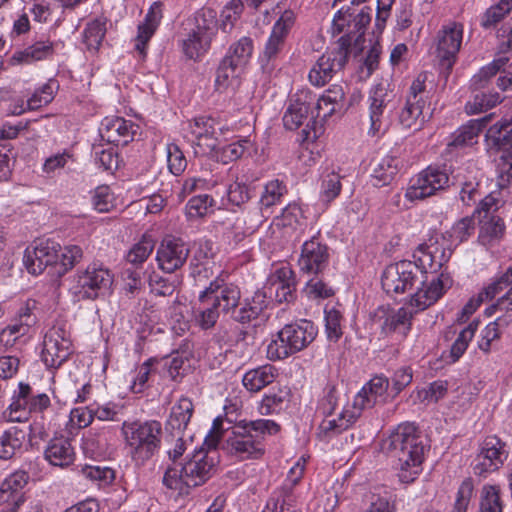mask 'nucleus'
Listing matches in <instances>:
<instances>
[{
    "label": "nucleus",
    "mask_w": 512,
    "mask_h": 512,
    "mask_svg": "<svg viewBox=\"0 0 512 512\" xmlns=\"http://www.w3.org/2000/svg\"><path fill=\"white\" fill-rule=\"evenodd\" d=\"M475 216H466L455 222L449 231L451 242L459 245L467 241L475 232Z\"/></svg>",
    "instance_id": "6e6d98bb"
},
{
    "label": "nucleus",
    "mask_w": 512,
    "mask_h": 512,
    "mask_svg": "<svg viewBox=\"0 0 512 512\" xmlns=\"http://www.w3.org/2000/svg\"><path fill=\"white\" fill-rule=\"evenodd\" d=\"M389 380L384 376H375L357 393L353 401V409L361 415L365 409L387 402L389 394Z\"/></svg>",
    "instance_id": "412c9836"
},
{
    "label": "nucleus",
    "mask_w": 512,
    "mask_h": 512,
    "mask_svg": "<svg viewBox=\"0 0 512 512\" xmlns=\"http://www.w3.org/2000/svg\"><path fill=\"white\" fill-rule=\"evenodd\" d=\"M81 474L84 478L98 484L99 486H106L115 478L113 469L107 466L100 465H84L81 468Z\"/></svg>",
    "instance_id": "4d7b16f0"
},
{
    "label": "nucleus",
    "mask_w": 512,
    "mask_h": 512,
    "mask_svg": "<svg viewBox=\"0 0 512 512\" xmlns=\"http://www.w3.org/2000/svg\"><path fill=\"white\" fill-rule=\"evenodd\" d=\"M59 89V83L55 79H49L44 85L27 99V106L29 110H36L43 106L48 105L55 96Z\"/></svg>",
    "instance_id": "8fccbe9b"
},
{
    "label": "nucleus",
    "mask_w": 512,
    "mask_h": 512,
    "mask_svg": "<svg viewBox=\"0 0 512 512\" xmlns=\"http://www.w3.org/2000/svg\"><path fill=\"white\" fill-rule=\"evenodd\" d=\"M303 212L297 203H289L277 219L276 225L295 229L302 224Z\"/></svg>",
    "instance_id": "0e129e2a"
},
{
    "label": "nucleus",
    "mask_w": 512,
    "mask_h": 512,
    "mask_svg": "<svg viewBox=\"0 0 512 512\" xmlns=\"http://www.w3.org/2000/svg\"><path fill=\"white\" fill-rule=\"evenodd\" d=\"M252 52L253 40L250 37L244 36L229 47L223 60L227 61L230 66L243 70L249 62Z\"/></svg>",
    "instance_id": "4c0bfd02"
},
{
    "label": "nucleus",
    "mask_w": 512,
    "mask_h": 512,
    "mask_svg": "<svg viewBox=\"0 0 512 512\" xmlns=\"http://www.w3.org/2000/svg\"><path fill=\"white\" fill-rule=\"evenodd\" d=\"M426 447L413 423L400 424L383 442V449L398 460V477L403 483L413 482L420 473Z\"/></svg>",
    "instance_id": "f03ea898"
},
{
    "label": "nucleus",
    "mask_w": 512,
    "mask_h": 512,
    "mask_svg": "<svg viewBox=\"0 0 512 512\" xmlns=\"http://www.w3.org/2000/svg\"><path fill=\"white\" fill-rule=\"evenodd\" d=\"M278 280L269 288L270 292L274 289L277 302H290L294 298L295 284L290 280L292 271L282 268L276 272Z\"/></svg>",
    "instance_id": "c03bdc74"
},
{
    "label": "nucleus",
    "mask_w": 512,
    "mask_h": 512,
    "mask_svg": "<svg viewBox=\"0 0 512 512\" xmlns=\"http://www.w3.org/2000/svg\"><path fill=\"white\" fill-rule=\"evenodd\" d=\"M499 278L500 283L507 287L508 291L497 300V303L492 308L501 311L512 310V265Z\"/></svg>",
    "instance_id": "774afa93"
},
{
    "label": "nucleus",
    "mask_w": 512,
    "mask_h": 512,
    "mask_svg": "<svg viewBox=\"0 0 512 512\" xmlns=\"http://www.w3.org/2000/svg\"><path fill=\"white\" fill-rule=\"evenodd\" d=\"M107 19L105 17L95 18L87 23L83 31V41L90 51H98L107 31Z\"/></svg>",
    "instance_id": "37998d69"
},
{
    "label": "nucleus",
    "mask_w": 512,
    "mask_h": 512,
    "mask_svg": "<svg viewBox=\"0 0 512 512\" xmlns=\"http://www.w3.org/2000/svg\"><path fill=\"white\" fill-rule=\"evenodd\" d=\"M194 411L192 401L182 397L172 407L169 418L166 422V430L172 435H184Z\"/></svg>",
    "instance_id": "2f4dec72"
},
{
    "label": "nucleus",
    "mask_w": 512,
    "mask_h": 512,
    "mask_svg": "<svg viewBox=\"0 0 512 512\" xmlns=\"http://www.w3.org/2000/svg\"><path fill=\"white\" fill-rule=\"evenodd\" d=\"M341 189V176L335 172L327 173L322 177L319 198L323 203L329 204L338 197Z\"/></svg>",
    "instance_id": "5fc2aeb1"
},
{
    "label": "nucleus",
    "mask_w": 512,
    "mask_h": 512,
    "mask_svg": "<svg viewBox=\"0 0 512 512\" xmlns=\"http://www.w3.org/2000/svg\"><path fill=\"white\" fill-rule=\"evenodd\" d=\"M288 193L286 184L283 181L274 179L269 181L265 186L260 197L261 209H267L274 205L280 204L282 198Z\"/></svg>",
    "instance_id": "3c124183"
},
{
    "label": "nucleus",
    "mask_w": 512,
    "mask_h": 512,
    "mask_svg": "<svg viewBox=\"0 0 512 512\" xmlns=\"http://www.w3.org/2000/svg\"><path fill=\"white\" fill-rule=\"evenodd\" d=\"M426 80L427 74L420 73L409 88L405 106L399 114V123L404 129L416 131L424 123L423 108L429 97Z\"/></svg>",
    "instance_id": "ddd939ff"
},
{
    "label": "nucleus",
    "mask_w": 512,
    "mask_h": 512,
    "mask_svg": "<svg viewBox=\"0 0 512 512\" xmlns=\"http://www.w3.org/2000/svg\"><path fill=\"white\" fill-rule=\"evenodd\" d=\"M490 132L501 150V154L512 158V120H503L495 123L490 128Z\"/></svg>",
    "instance_id": "49530a36"
},
{
    "label": "nucleus",
    "mask_w": 512,
    "mask_h": 512,
    "mask_svg": "<svg viewBox=\"0 0 512 512\" xmlns=\"http://www.w3.org/2000/svg\"><path fill=\"white\" fill-rule=\"evenodd\" d=\"M161 6L162 4L160 2H154L146 14L144 22L138 26V34L135 38V50L142 59H145L147 44L162 19Z\"/></svg>",
    "instance_id": "c85d7f7f"
},
{
    "label": "nucleus",
    "mask_w": 512,
    "mask_h": 512,
    "mask_svg": "<svg viewBox=\"0 0 512 512\" xmlns=\"http://www.w3.org/2000/svg\"><path fill=\"white\" fill-rule=\"evenodd\" d=\"M360 416L359 411H344L338 418L324 419L319 426L318 436L321 440H328L331 437L340 434L350 427L352 423Z\"/></svg>",
    "instance_id": "72a5a7b5"
},
{
    "label": "nucleus",
    "mask_w": 512,
    "mask_h": 512,
    "mask_svg": "<svg viewBox=\"0 0 512 512\" xmlns=\"http://www.w3.org/2000/svg\"><path fill=\"white\" fill-rule=\"evenodd\" d=\"M70 334L64 325H54L44 335L42 360L47 368H59L71 354Z\"/></svg>",
    "instance_id": "4468645a"
},
{
    "label": "nucleus",
    "mask_w": 512,
    "mask_h": 512,
    "mask_svg": "<svg viewBox=\"0 0 512 512\" xmlns=\"http://www.w3.org/2000/svg\"><path fill=\"white\" fill-rule=\"evenodd\" d=\"M501 490L496 485H484L480 492L479 508L477 512H503Z\"/></svg>",
    "instance_id": "de8ad7c7"
},
{
    "label": "nucleus",
    "mask_w": 512,
    "mask_h": 512,
    "mask_svg": "<svg viewBox=\"0 0 512 512\" xmlns=\"http://www.w3.org/2000/svg\"><path fill=\"white\" fill-rule=\"evenodd\" d=\"M155 243L151 236H143L127 254V262L133 267H139L150 256L154 249Z\"/></svg>",
    "instance_id": "864d4df0"
},
{
    "label": "nucleus",
    "mask_w": 512,
    "mask_h": 512,
    "mask_svg": "<svg viewBox=\"0 0 512 512\" xmlns=\"http://www.w3.org/2000/svg\"><path fill=\"white\" fill-rule=\"evenodd\" d=\"M103 126L101 136L116 145H127L139 129L138 125L121 117L107 119Z\"/></svg>",
    "instance_id": "cd10ccee"
},
{
    "label": "nucleus",
    "mask_w": 512,
    "mask_h": 512,
    "mask_svg": "<svg viewBox=\"0 0 512 512\" xmlns=\"http://www.w3.org/2000/svg\"><path fill=\"white\" fill-rule=\"evenodd\" d=\"M505 447L506 443L496 435L487 436L480 444L479 452L474 459V474L485 477L487 474L497 471L508 457Z\"/></svg>",
    "instance_id": "2eb2a0df"
},
{
    "label": "nucleus",
    "mask_w": 512,
    "mask_h": 512,
    "mask_svg": "<svg viewBox=\"0 0 512 512\" xmlns=\"http://www.w3.org/2000/svg\"><path fill=\"white\" fill-rule=\"evenodd\" d=\"M398 173V160L393 156H385L375 162L372 178L375 186L388 185Z\"/></svg>",
    "instance_id": "79ce46f5"
},
{
    "label": "nucleus",
    "mask_w": 512,
    "mask_h": 512,
    "mask_svg": "<svg viewBox=\"0 0 512 512\" xmlns=\"http://www.w3.org/2000/svg\"><path fill=\"white\" fill-rule=\"evenodd\" d=\"M112 283L111 271L102 264L93 263L77 273L71 292L77 301L95 300L105 295Z\"/></svg>",
    "instance_id": "9d476101"
},
{
    "label": "nucleus",
    "mask_w": 512,
    "mask_h": 512,
    "mask_svg": "<svg viewBox=\"0 0 512 512\" xmlns=\"http://www.w3.org/2000/svg\"><path fill=\"white\" fill-rule=\"evenodd\" d=\"M472 93V99L465 104V112L468 115L483 113L502 102V98L497 92L480 90Z\"/></svg>",
    "instance_id": "a19ab883"
},
{
    "label": "nucleus",
    "mask_w": 512,
    "mask_h": 512,
    "mask_svg": "<svg viewBox=\"0 0 512 512\" xmlns=\"http://www.w3.org/2000/svg\"><path fill=\"white\" fill-rule=\"evenodd\" d=\"M36 322L37 318L35 314L28 304H26L19 309L17 316L5 328L20 339L29 333L31 327H33Z\"/></svg>",
    "instance_id": "a18cd8bd"
},
{
    "label": "nucleus",
    "mask_w": 512,
    "mask_h": 512,
    "mask_svg": "<svg viewBox=\"0 0 512 512\" xmlns=\"http://www.w3.org/2000/svg\"><path fill=\"white\" fill-rule=\"evenodd\" d=\"M324 313L327 338L330 341L336 342L343 334L341 326L342 314L334 306L329 307L328 305L325 307Z\"/></svg>",
    "instance_id": "13d9d810"
},
{
    "label": "nucleus",
    "mask_w": 512,
    "mask_h": 512,
    "mask_svg": "<svg viewBox=\"0 0 512 512\" xmlns=\"http://www.w3.org/2000/svg\"><path fill=\"white\" fill-rule=\"evenodd\" d=\"M507 57H500L482 67L470 80V90L477 92L487 89L498 72L508 63Z\"/></svg>",
    "instance_id": "ea45409f"
},
{
    "label": "nucleus",
    "mask_w": 512,
    "mask_h": 512,
    "mask_svg": "<svg viewBox=\"0 0 512 512\" xmlns=\"http://www.w3.org/2000/svg\"><path fill=\"white\" fill-rule=\"evenodd\" d=\"M205 290L220 306L223 316H229L241 324L256 320L268 304L266 293L262 291H256L251 298L241 302L239 287L232 283H225L220 278L211 281Z\"/></svg>",
    "instance_id": "20e7f679"
},
{
    "label": "nucleus",
    "mask_w": 512,
    "mask_h": 512,
    "mask_svg": "<svg viewBox=\"0 0 512 512\" xmlns=\"http://www.w3.org/2000/svg\"><path fill=\"white\" fill-rule=\"evenodd\" d=\"M29 475L25 471H16L10 474L0 486V504H7L8 512H18L26 502L25 493L22 492L28 484Z\"/></svg>",
    "instance_id": "4be33fe9"
},
{
    "label": "nucleus",
    "mask_w": 512,
    "mask_h": 512,
    "mask_svg": "<svg viewBox=\"0 0 512 512\" xmlns=\"http://www.w3.org/2000/svg\"><path fill=\"white\" fill-rule=\"evenodd\" d=\"M369 117L371 121L370 131L375 134L388 127L387 108L391 102V94L388 85L379 83L373 86L369 92Z\"/></svg>",
    "instance_id": "aec40b11"
},
{
    "label": "nucleus",
    "mask_w": 512,
    "mask_h": 512,
    "mask_svg": "<svg viewBox=\"0 0 512 512\" xmlns=\"http://www.w3.org/2000/svg\"><path fill=\"white\" fill-rule=\"evenodd\" d=\"M50 398L45 393H33L28 383L20 382L14 391L12 401L4 412V416L11 422H22L28 419L31 413H42L50 406Z\"/></svg>",
    "instance_id": "f8f14e48"
},
{
    "label": "nucleus",
    "mask_w": 512,
    "mask_h": 512,
    "mask_svg": "<svg viewBox=\"0 0 512 512\" xmlns=\"http://www.w3.org/2000/svg\"><path fill=\"white\" fill-rule=\"evenodd\" d=\"M462 34V25L457 23L444 26L439 32L437 53L441 65L446 69H451L454 64L455 56L461 47Z\"/></svg>",
    "instance_id": "b1692460"
},
{
    "label": "nucleus",
    "mask_w": 512,
    "mask_h": 512,
    "mask_svg": "<svg viewBox=\"0 0 512 512\" xmlns=\"http://www.w3.org/2000/svg\"><path fill=\"white\" fill-rule=\"evenodd\" d=\"M189 252V246L182 239L164 238L156 253L158 266L166 273H173L186 263Z\"/></svg>",
    "instance_id": "a211bd4d"
},
{
    "label": "nucleus",
    "mask_w": 512,
    "mask_h": 512,
    "mask_svg": "<svg viewBox=\"0 0 512 512\" xmlns=\"http://www.w3.org/2000/svg\"><path fill=\"white\" fill-rule=\"evenodd\" d=\"M315 103V95L310 90L297 92L284 113L283 124L286 129L296 130L311 117L310 108Z\"/></svg>",
    "instance_id": "393cba45"
},
{
    "label": "nucleus",
    "mask_w": 512,
    "mask_h": 512,
    "mask_svg": "<svg viewBox=\"0 0 512 512\" xmlns=\"http://www.w3.org/2000/svg\"><path fill=\"white\" fill-rule=\"evenodd\" d=\"M323 108L316 109L315 104H313L310 108L311 117L308 120L305 128L301 131L302 141H314L318 138L319 130L322 126L317 127V119L321 118L325 120L331 115H325V109H328L329 106L321 105Z\"/></svg>",
    "instance_id": "bf43d9fd"
},
{
    "label": "nucleus",
    "mask_w": 512,
    "mask_h": 512,
    "mask_svg": "<svg viewBox=\"0 0 512 512\" xmlns=\"http://www.w3.org/2000/svg\"><path fill=\"white\" fill-rule=\"evenodd\" d=\"M330 262L329 248L321 243L318 238L312 237L302 245L298 259L300 271L308 275L322 274Z\"/></svg>",
    "instance_id": "f3484780"
},
{
    "label": "nucleus",
    "mask_w": 512,
    "mask_h": 512,
    "mask_svg": "<svg viewBox=\"0 0 512 512\" xmlns=\"http://www.w3.org/2000/svg\"><path fill=\"white\" fill-rule=\"evenodd\" d=\"M195 27L183 41V51L190 59H198L210 48L218 29L217 12L212 8H202L195 13Z\"/></svg>",
    "instance_id": "1a4fd4ad"
},
{
    "label": "nucleus",
    "mask_w": 512,
    "mask_h": 512,
    "mask_svg": "<svg viewBox=\"0 0 512 512\" xmlns=\"http://www.w3.org/2000/svg\"><path fill=\"white\" fill-rule=\"evenodd\" d=\"M241 71V69L230 66L227 61L222 59L216 71V90L219 92L226 90L231 85L233 80L238 77Z\"/></svg>",
    "instance_id": "052dcab7"
},
{
    "label": "nucleus",
    "mask_w": 512,
    "mask_h": 512,
    "mask_svg": "<svg viewBox=\"0 0 512 512\" xmlns=\"http://www.w3.org/2000/svg\"><path fill=\"white\" fill-rule=\"evenodd\" d=\"M280 429L270 419L242 420L224 435L222 449L239 460L258 459L265 452V436L275 435Z\"/></svg>",
    "instance_id": "7ed1b4c3"
},
{
    "label": "nucleus",
    "mask_w": 512,
    "mask_h": 512,
    "mask_svg": "<svg viewBox=\"0 0 512 512\" xmlns=\"http://www.w3.org/2000/svg\"><path fill=\"white\" fill-rule=\"evenodd\" d=\"M290 389L288 387L272 388L260 402L258 410L261 415L280 413L290 402Z\"/></svg>",
    "instance_id": "c9c22d12"
},
{
    "label": "nucleus",
    "mask_w": 512,
    "mask_h": 512,
    "mask_svg": "<svg viewBox=\"0 0 512 512\" xmlns=\"http://www.w3.org/2000/svg\"><path fill=\"white\" fill-rule=\"evenodd\" d=\"M345 92L341 85H332L325 93L319 97H315V108H323L321 105L329 106L325 109V115H332L343 107Z\"/></svg>",
    "instance_id": "09e8293b"
},
{
    "label": "nucleus",
    "mask_w": 512,
    "mask_h": 512,
    "mask_svg": "<svg viewBox=\"0 0 512 512\" xmlns=\"http://www.w3.org/2000/svg\"><path fill=\"white\" fill-rule=\"evenodd\" d=\"M254 193V188L244 182H234L227 191L228 200L236 206L246 203Z\"/></svg>",
    "instance_id": "338daca9"
},
{
    "label": "nucleus",
    "mask_w": 512,
    "mask_h": 512,
    "mask_svg": "<svg viewBox=\"0 0 512 512\" xmlns=\"http://www.w3.org/2000/svg\"><path fill=\"white\" fill-rule=\"evenodd\" d=\"M294 23L295 13L290 9L285 10L272 28L263 50L262 61L269 62L277 58L285 46L286 38Z\"/></svg>",
    "instance_id": "5701e85b"
},
{
    "label": "nucleus",
    "mask_w": 512,
    "mask_h": 512,
    "mask_svg": "<svg viewBox=\"0 0 512 512\" xmlns=\"http://www.w3.org/2000/svg\"><path fill=\"white\" fill-rule=\"evenodd\" d=\"M54 52L53 43L46 41H37L24 50L17 51L11 57L13 64L31 63L48 58Z\"/></svg>",
    "instance_id": "58836bf2"
},
{
    "label": "nucleus",
    "mask_w": 512,
    "mask_h": 512,
    "mask_svg": "<svg viewBox=\"0 0 512 512\" xmlns=\"http://www.w3.org/2000/svg\"><path fill=\"white\" fill-rule=\"evenodd\" d=\"M222 310L217 302L204 289L199 294V315L197 321L202 329H210L215 326Z\"/></svg>",
    "instance_id": "e433bc0d"
},
{
    "label": "nucleus",
    "mask_w": 512,
    "mask_h": 512,
    "mask_svg": "<svg viewBox=\"0 0 512 512\" xmlns=\"http://www.w3.org/2000/svg\"><path fill=\"white\" fill-rule=\"evenodd\" d=\"M276 369L272 365H263L247 371L243 378V386L250 392H258L274 382Z\"/></svg>",
    "instance_id": "f704fd0d"
},
{
    "label": "nucleus",
    "mask_w": 512,
    "mask_h": 512,
    "mask_svg": "<svg viewBox=\"0 0 512 512\" xmlns=\"http://www.w3.org/2000/svg\"><path fill=\"white\" fill-rule=\"evenodd\" d=\"M214 466V459L208 451L203 448L194 449L191 456L187 455L185 462L167 468L163 484L180 494H188L190 488L201 486L210 479Z\"/></svg>",
    "instance_id": "423d86ee"
},
{
    "label": "nucleus",
    "mask_w": 512,
    "mask_h": 512,
    "mask_svg": "<svg viewBox=\"0 0 512 512\" xmlns=\"http://www.w3.org/2000/svg\"><path fill=\"white\" fill-rule=\"evenodd\" d=\"M371 12L372 9L369 7L362 8L356 15H354V11H351V8L345 11L341 9L333 19V28L338 33H341L344 27L348 26L349 33L346 36H349L352 40L351 34H357L355 41L358 42L364 36L366 27L371 22Z\"/></svg>",
    "instance_id": "a878e982"
},
{
    "label": "nucleus",
    "mask_w": 512,
    "mask_h": 512,
    "mask_svg": "<svg viewBox=\"0 0 512 512\" xmlns=\"http://www.w3.org/2000/svg\"><path fill=\"white\" fill-rule=\"evenodd\" d=\"M44 457L51 465L65 468L74 462L75 451L68 438L55 437L48 442Z\"/></svg>",
    "instance_id": "c756f323"
},
{
    "label": "nucleus",
    "mask_w": 512,
    "mask_h": 512,
    "mask_svg": "<svg viewBox=\"0 0 512 512\" xmlns=\"http://www.w3.org/2000/svg\"><path fill=\"white\" fill-rule=\"evenodd\" d=\"M166 155L169 171L175 176L181 175L187 167V160L179 146L174 143L167 144Z\"/></svg>",
    "instance_id": "680f3d73"
},
{
    "label": "nucleus",
    "mask_w": 512,
    "mask_h": 512,
    "mask_svg": "<svg viewBox=\"0 0 512 512\" xmlns=\"http://www.w3.org/2000/svg\"><path fill=\"white\" fill-rule=\"evenodd\" d=\"M318 333L313 322L302 319L286 324L267 346V357L272 361L282 360L302 351L311 344Z\"/></svg>",
    "instance_id": "0eeeda50"
},
{
    "label": "nucleus",
    "mask_w": 512,
    "mask_h": 512,
    "mask_svg": "<svg viewBox=\"0 0 512 512\" xmlns=\"http://www.w3.org/2000/svg\"><path fill=\"white\" fill-rule=\"evenodd\" d=\"M479 219L478 241L491 247L498 244L505 235V223L497 214H484Z\"/></svg>",
    "instance_id": "7c9ffc66"
},
{
    "label": "nucleus",
    "mask_w": 512,
    "mask_h": 512,
    "mask_svg": "<svg viewBox=\"0 0 512 512\" xmlns=\"http://www.w3.org/2000/svg\"><path fill=\"white\" fill-rule=\"evenodd\" d=\"M474 491L471 478H466L458 488L452 512H467Z\"/></svg>",
    "instance_id": "69168bd1"
},
{
    "label": "nucleus",
    "mask_w": 512,
    "mask_h": 512,
    "mask_svg": "<svg viewBox=\"0 0 512 512\" xmlns=\"http://www.w3.org/2000/svg\"><path fill=\"white\" fill-rule=\"evenodd\" d=\"M60 244L47 239L40 241L32 251L26 250L24 264L30 274L39 275L46 267L55 266L58 269Z\"/></svg>",
    "instance_id": "6ab92c4d"
},
{
    "label": "nucleus",
    "mask_w": 512,
    "mask_h": 512,
    "mask_svg": "<svg viewBox=\"0 0 512 512\" xmlns=\"http://www.w3.org/2000/svg\"><path fill=\"white\" fill-rule=\"evenodd\" d=\"M493 113L479 119H472L467 124L458 128L450 137L447 143V149L464 148L477 142L480 132L487 126L493 117Z\"/></svg>",
    "instance_id": "bb28decb"
},
{
    "label": "nucleus",
    "mask_w": 512,
    "mask_h": 512,
    "mask_svg": "<svg viewBox=\"0 0 512 512\" xmlns=\"http://www.w3.org/2000/svg\"><path fill=\"white\" fill-rule=\"evenodd\" d=\"M26 439V432L17 427L12 426L0 435V459L11 460L22 452Z\"/></svg>",
    "instance_id": "473e14b6"
},
{
    "label": "nucleus",
    "mask_w": 512,
    "mask_h": 512,
    "mask_svg": "<svg viewBox=\"0 0 512 512\" xmlns=\"http://www.w3.org/2000/svg\"><path fill=\"white\" fill-rule=\"evenodd\" d=\"M449 176L445 169L429 166L418 174L407 188L405 197L410 201L423 200L448 187Z\"/></svg>",
    "instance_id": "dca6fc26"
},
{
    "label": "nucleus",
    "mask_w": 512,
    "mask_h": 512,
    "mask_svg": "<svg viewBox=\"0 0 512 512\" xmlns=\"http://www.w3.org/2000/svg\"><path fill=\"white\" fill-rule=\"evenodd\" d=\"M451 255L452 250L444 243L430 239L428 243L419 245L414 254L420 266L408 260L388 265L382 274V287L387 294H402L414 287L417 289L416 292H419L420 289L430 286L433 279L438 278L433 276L428 281L427 270L436 273Z\"/></svg>",
    "instance_id": "f257e3e1"
},
{
    "label": "nucleus",
    "mask_w": 512,
    "mask_h": 512,
    "mask_svg": "<svg viewBox=\"0 0 512 512\" xmlns=\"http://www.w3.org/2000/svg\"><path fill=\"white\" fill-rule=\"evenodd\" d=\"M350 46V37L342 36L338 40L337 48L325 52L311 68L308 75L310 83L322 87L332 79L334 74L342 70L348 61Z\"/></svg>",
    "instance_id": "9b49d317"
},
{
    "label": "nucleus",
    "mask_w": 512,
    "mask_h": 512,
    "mask_svg": "<svg viewBox=\"0 0 512 512\" xmlns=\"http://www.w3.org/2000/svg\"><path fill=\"white\" fill-rule=\"evenodd\" d=\"M451 279L448 275H442L431 281L430 286L415 292L408 303L397 311L387 314L384 309H380L375 317L385 318L381 324L384 333H391L396 330L407 331L411 324L413 315L427 309L437 302L444 294L446 288L450 287Z\"/></svg>",
    "instance_id": "39448f33"
},
{
    "label": "nucleus",
    "mask_w": 512,
    "mask_h": 512,
    "mask_svg": "<svg viewBox=\"0 0 512 512\" xmlns=\"http://www.w3.org/2000/svg\"><path fill=\"white\" fill-rule=\"evenodd\" d=\"M476 328L477 324L470 323L458 334V337L450 349V357L453 362L457 361L464 354L468 347V343L472 340L475 334Z\"/></svg>",
    "instance_id": "e2e57ef3"
},
{
    "label": "nucleus",
    "mask_w": 512,
    "mask_h": 512,
    "mask_svg": "<svg viewBox=\"0 0 512 512\" xmlns=\"http://www.w3.org/2000/svg\"><path fill=\"white\" fill-rule=\"evenodd\" d=\"M83 258V249L79 245H60L57 273L63 275L73 269Z\"/></svg>",
    "instance_id": "603ef678"
},
{
    "label": "nucleus",
    "mask_w": 512,
    "mask_h": 512,
    "mask_svg": "<svg viewBox=\"0 0 512 512\" xmlns=\"http://www.w3.org/2000/svg\"><path fill=\"white\" fill-rule=\"evenodd\" d=\"M122 433L127 445L131 448L132 458L137 464H143L160 448L162 426L156 420L124 421Z\"/></svg>",
    "instance_id": "6e6552de"
}]
</instances>
